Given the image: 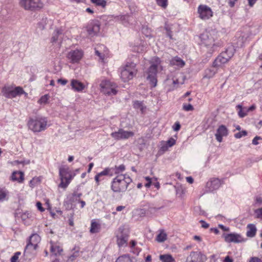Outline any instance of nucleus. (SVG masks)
<instances>
[{
	"mask_svg": "<svg viewBox=\"0 0 262 262\" xmlns=\"http://www.w3.org/2000/svg\"><path fill=\"white\" fill-rule=\"evenodd\" d=\"M131 252H133L134 254L138 255L141 252V249L137 247H135L133 249H131Z\"/></svg>",
	"mask_w": 262,
	"mask_h": 262,
	"instance_id": "603ef678",
	"label": "nucleus"
},
{
	"mask_svg": "<svg viewBox=\"0 0 262 262\" xmlns=\"http://www.w3.org/2000/svg\"><path fill=\"white\" fill-rule=\"evenodd\" d=\"M157 70L155 66L150 65L145 74L151 88L156 87L157 84Z\"/></svg>",
	"mask_w": 262,
	"mask_h": 262,
	"instance_id": "9d476101",
	"label": "nucleus"
},
{
	"mask_svg": "<svg viewBox=\"0 0 262 262\" xmlns=\"http://www.w3.org/2000/svg\"><path fill=\"white\" fill-rule=\"evenodd\" d=\"M116 262H132V260L128 255H124L119 257Z\"/></svg>",
	"mask_w": 262,
	"mask_h": 262,
	"instance_id": "ea45409f",
	"label": "nucleus"
},
{
	"mask_svg": "<svg viewBox=\"0 0 262 262\" xmlns=\"http://www.w3.org/2000/svg\"><path fill=\"white\" fill-rule=\"evenodd\" d=\"M19 4L25 10L31 11L40 10L43 7L41 0H19Z\"/></svg>",
	"mask_w": 262,
	"mask_h": 262,
	"instance_id": "6e6552de",
	"label": "nucleus"
},
{
	"mask_svg": "<svg viewBox=\"0 0 262 262\" xmlns=\"http://www.w3.org/2000/svg\"><path fill=\"white\" fill-rule=\"evenodd\" d=\"M72 89L75 92H82L85 88V85L76 79H72L71 81Z\"/></svg>",
	"mask_w": 262,
	"mask_h": 262,
	"instance_id": "412c9836",
	"label": "nucleus"
},
{
	"mask_svg": "<svg viewBox=\"0 0 262 262\" xmlns=\"http://www.w3.org/2000/svg\"><path fill=\"white\" fill-rule=\"evenodd\" d=\"M237 0H228V4L230 7H233Z\"/></svg>",
	"mask_w": 262,
	"mask_h": 262,
	"instance_id": "bf43d9fd",
	"label": "nucleus"
},
{
	"mask_svg": "<svg viewBox=\"0 0 262 262\" xmlns=\"http://www.w3.org/2000/svg\"><path fill=\"white\" fill-rule=\"evenodd\" d=\"M168 148L169 147L167 145V144L165 143V145L161 146V150L163 151H165L168 149Z\"/></svg>",
	"mask_w": 262,
	"mask_h": 262,
	"instance_id": "774afa93",
	"label": "nucleus"
},
{
	"mask_svg": "<svg viewBox=\"0 0 262 262\" xmlns=\"http://www.w3.org/2000/svg\"><path fill=\"white\" fill-rule=\"evenodd\" d=\"M101 92L107 95H115L117 94V85L110 80H105L100 84Z\"/></svg>",
	"mask_w": 262,
	"mask_h": 262,
	"instance_id": "1a4fd4ad",
	"label": "nucleus"
},
{
	"mask_svg": "<svg viewBox=\"0 0 262 262\" xmlns=\"http://www.w3.org/2000/svg\"><path fill=\"white\" fill-rule=\"evenodd\" d=\"M12 180L22 183L24 180V173L22 171H14L11 176Z\"/></svg>",
	"mask_w": 262,
	"mask_h": 262,
	"instance_id": "5701e85b",
	"label": "nucleus"
},
{
	"mask_svg": "<svg viewBox=\"0 0 262 262\" xmlns=\"http://www.w3.org/2000/svg\"><path fill=\"white\" fill-rule=\"evenodd\" d=\"M166 143L167 144V145L169 147H170L176 144V140L174 139L173 138H170L168 140Z\"/></svg>",
	"mask_w": 262,
	"mask_h": 262,
	"instance_id": "09e8293b",
	"label": "nucleus"
},
{
	"mask_svg": "<svg viewBox=\"0 0 262 262\" xmlns=\"http://www.w3.org/2000/svg\"><path fill=\"white\" fill-rule=\"evenodd\" d=\"M28 126L29 128L34 133L44 131L48 127V119L42 116L30 118Z\"/></svg>",
	"mask_w": 262,
	"mask_h": 262,
	"instance_id": "7ed1b4c3",
	"label": "nucleus"
},
{
	"mask_svg": "<svg viewBox=\"0 0 262 262\" xmlns=\"http://www.w3.org/2000/svg\"><path fill=\"white\" fill-rule=\"evenodd\" d=\"M200 222L201 224V226H202V228H204L205 229H207L209 226V224L207 223L205 221H204L203 220H201Z\"/></svg>",
	"mask_w": 262,
	"mask_h": 262,
	"instance_id": "6e6d98bb",
	"label": "nucleus"
},
{
	"mask_svg": "<svg viewBox=\"0 0 262 262\" xmlns=\"http://www.w3.org/2000/svg\"><path fill=\"white\" fill-rule=\"evenodd\" d=\"M111 169L114 171L115 174L120 175V173L125 170V166L123 164H121L119 166H115V167Z\"/></svg>",
	"mask_w": 262,
	"mask_h": 262,
	"instance_id": "72a5a7b5",
	"label": "nucleus"
},
{
	"mask_svg": "<svg viewBox=\"0 0 262 262\" xmlns=\"http://www.w3.org/2000/svg\"><path fill=\"white\" fill-rule=\"evenodd\" d=\"M136 244H137V243L135 241H134V240L131 241L130 242V249H133V248L136 247Z\"/></svg>",
	"mask_w": 262,
	"mask_h": 262,
	"instance_id": "0e129e2a",
	"label": "nucleus"
},
{
	"mask_svg": "<svg viewBox=\"0 0 262 262\" xmlns=\"http://www.w3.org/2000/svg\"><path fill=\"white\" fill-rule=\"evenodd\" d=\"M95 180L97 183V185H99V182L101 180H102L101 178H100L98 174H96L95 176Z\"/></svg>",
	"mask_w": 262,
	"mask_h": 262,
	"instance_id": "052dcab7",
	"label": "nucleus"
},
{
	"mask_svg": "<svg viewBox=\"0 0 262 262\" xmlns=\"http://www.w3.org/2000/svg\"><path fill=\"white\" fill-rule=\"evenodd\" d=\"M50 252L51 253L55 256H59L61 254V253L63 251V249L61 247H60L57 243L50 241Z\"/></svg>",
	"mask_w": 262,
	"mask_h": 262,
	"instance_id": "aec40b11",
	"label": "nucleus"
},
{
	"mask_svg": "<svg viewBox=\"0 0 262 262\" xmlns=\"http://www.w3.org/2000/svg\"><path fill=\"white\" fill-rule=\"evenodd\" d=\"M233 260L229 256H227L224 260V262H233Z\"/></svg>",
	"mask_w": 262,
	"mask_h": 262,
	"instance_id": "e2e57ef3",
	"label": "nucleus"
},
{
	"mask_svg": "<svg viewBox=\"0 0 262 262\" xmlns=\"http://www.w3.org/2000/svg\"><path fill=\"white\" fill-rule=\"evenodd\" d=\"M254 213L257 218H262V207L255 210Z\"/></svg>",
	"mask_w": 262,
	"mask_h": 262,
	"instance_id": "8fccbe9b",
	"label": "nucleus"
},
{
	"mask_svg": "<svg viewBox=\"0 0 262 262\" xmlns=\"http://www.w3.org/2000/svg\"><path fill=\"white\" fill-rule=\"evenodd\" d=\"M57 82L62 85H66L68 83V80L63 79H58Z\"/></svg>",
	"mask_w": 262,
	"mask_h": 262,
	"instance_id": "13d9d810",
	"label": "nucleus"
},
{
	"mask_svg": "<svg viewBox=\"0 0 262 262\" xmlns=\"http://www.w3.org/2000/svg\"><path fill=\"white\" fill-rule=\"evenodd\" d=\"M62 34V30L61 29H56L52 35L51 38V42H55L58 40L59 36L61 37V35Z\"/></svg>",
	"mask_w": 262,
	"mask_h": 262,
	"instance_id": "c85d7f7f",
	"label": "nucleus"
},
{
	"mask_svg": "<svg viewBox=\"0 0 262 262\" xmlns=\"http://www.w3.org/2000/svg\"><path fill=\"white\" fill-rule=\"evenodd\" d=\"M255 202L256 203L259 204V205L262 203V199L261 197L257 196L255 199Z\"/></svg>",
	"mask_w": 262,
	"mask_h": 262,
	"instance_id": "338daca9",
	"label": "nucleus"
},
{
	"mask_svg": "<svg viewBox=\"0 0 262 262\" xmlns=\"http://www.w3.org/2000/svg\"><path fill=\"white\" fill-rule=\"evenodd\" d=\"M134 136V132L125 130L122 128H119L118 131L111 134V136L116 140H126Z\"/></svg>",
	"mask_w": 262,
	"mask_h": 262,
	"instance_id": "ddd939ff",
	"label": "nucleus"
},
{
	"mask_svg": "<svg viewBox=\"0 0 262 262\" xmlns=\"http://www.w3.org/2000/svg\"><path fill=\"white\" fill-rule=\"evenodd\" d=\"M228 135V130L224 125H221L219 126L215 134L216 140L221 142L223 140V137H226Z\"/></svg>",
	"mask_w": 262,
	"mask_h": 262,
	"instance_id": "6ab92c4d",
	"label": "nucleus"
},
{
	"mask_svg": "<svg viewBox=\"0 0 262 262\" xmlns=\"http://www.w3.org/2000/svg\"><path fill=\"white\" fill-rule=\"evenodd\" d=\"M117 244L119 247H124L127 245L128 235L124 231L123 227L118 228L116 232Z\"/></svg>",
	"mask_w": 262,
	"mask_h": 262,
	"instance_id": "9b49d317",
	"label": "nucleus"
},
{
	"mask_svg": "<svg viewBox=\"0 0 262 262\" xmlns=\"http://www.w3.org/2000/svg\"><path fill=\"white\" fill-rule=\"evenodd\" d=\"M79 248L76 246L73 249V251H74V252L69 257V259L70 260L73 261L79 256Z\"/></svg>",
	"mask_w": 262,
	"mask_h": 262,
	"instance_id": "f704fd0d",
	"label": "nucleus"
},
{
	"mask_svg": "<svg viewBox=\"0 0 262 262\" xmlns=\"http://www.w3.org/2000/svg\"><path fill=\"white\" fill-rule=\"evenodd\" d=\"M221 185V181L217 178H213L206 183V191L212 192L220 188Z\"/></svg>",
	"mask_w": 262,
	"mask_h": 262,
	"instance_id": "a211bd4d",
	"label": "nucleus"
},
{
	"mask_svg": "<svg viewBox=\"0 0 262 262\" xmlns=\"http://www.w3.org/2000/svg\"><path fill=\"white\" fill-rule=\"evenodd\" d=\"M235 50L233 46L228 47L224 52H222L213 62L214 67H219L227 63L233 56Z\"/></svg>",
	"mask_w": 262,
	"mask_h": 262,
	"instance_id": "20e7f679",
	"label": "nucleus"
},
{
	"mask_svg": "<svg viewBox=\"0 0 262 262\" xmlns=\"http://www.w3.org/2000/svg\"><path fill=\"white\" fill-rule=\"evenodd\" d=\"M160 259L162 262H175L174 259L169 254L161 255Z\"/></svg>",
	"mask_w": 262,
	"mask_h": 262,
	"instance_id": "473e14b6",
	"label": "nucleus"
},
{
	"mask_svg": "<svg viewBox=\"0 0 262 262\" xmlns=\"http://www.w3.org/2000/svg\"><path fill=\"white\" fill-rule=\"evenodd\" d=\"M29 241L32 243H36L37 244L40 241V237L37 234H33L30 236Z\"/></svg>",
	"mask_w": 262,
	"mask_h": 262,
	"instance_id": "a18cd8bd",
	"label": "nucleus"
},
{
	"mask_svg": "<svg viewBox=\"0 0 262 262\" xmlns=\"http://www.w3.org/2000/svg\"><path fill=\"white\" fill-rule=\"evenodd\" d=\"M199 17L202 20L209 19L213 15L211 9L206 5H200L198 8Z\"/></svg>",
	"mask_w": 262,
	"mask_h": 262,
	"instance_id": "f8f14e48",
	"label": "nucleus"
},
{
	"mask_svg": "<svg viewBox=\"0 0 262 262\" xmlns=\"http://www.w3.org/2000/svg\"><path fill=\"white\" fill-rule=\"evenodd\" d=\"M170 63L172 66H177L181 68L184 67L185 64L184 61L178 56L172 58L170 61Z\"/></svg>",
	"mask_w": 262,
	"mask_h": 262,
	"instance_id": "393cba45",
	"label": "nucleus"
},
{
	"mask_svg": "<svg viewBox=\"0 0 262 262\" xmlns=\"http://www.w3.org/2000/svg\"><path fill=\"white\" fill-rule=\"evenodd\" d=\"M248 231L246 233V235L248 237H254L256 232V228L254 224H250L247 225Z\"/></svg>",
	"mask_w": 262,
	"mask_h": 262,
	"instance_id": "a878e982",
	"label": "nucleus"
},
{
	"mask_svg": "<svg viewBox=\"0 0 262 262\" xmlns=\"http://www.w3.org/2000/svg\"><path fill=\"white\" fill-rule=\"evenodd\" d=\"M201 45L207 48V56L210 57L218 48L222 46V42L218 39L217 32L214 30L205 31L200 36Z\"/></svg>",
	"mask_w": 262,
	"mask_h": 262,
	"instance_id": "f257e3e1",
	"label": "nucleus"
},
{
	"mask_svg": "<svg viewBox=\"0 0 262 262\" xmlns=\"http://www.w3.org/2000/svg\"><path fill=\"white\" fill-rule=\"evenodd\" d=\"M261 138L259 136H256L252 140V144L254 145H257L258 144V140H261Z\"/></svg>",
	"mask_w": 262,
	"mask_h": 262,
	"instance_id": "4d7b16f0",
	"label": "nucleus"
},
{
	"mask_svg": "<svg viewBox=\"0 0 262 262\" xmlns=\"http://www.w3.org/2000/svg\"><path fill=\"white\" fill-rule=\"evenodd\" d=\"M136 64L134 62H128L121 70L120 77L124 81L132 79L137 74Z\"/></svg>",
	"mask_w": 262,
	"mask_h": 262,
	"instance_id": "39448f33",
	"label": "nucleus"
},
{
	"mask_svg": "<svg viewBox=\"0 0 262 262\" xmlns=\"http://www.w3.org/2000/svg\"><path fill=\"white\" fill-rule=\"evenodd\" d=\"M100 24L98 20L91 21L86 27L87 32L91 37L98 35L100 32Z\"/></svg>",
	"mask_w": 262,
	"mask_h": 262,
	"instance_id": "4468645a",
	"label": "nucleus"
},
{
	"mask_svg": "<svg viewBox=\"0 0 262 262\" xmlns=\"http://www.w3.org/2000/svg\"><path fill=\"white\" fill-rule=\"evenodd\" d=\"M49 98L50 96L49 94L44 95L38 100V103L40 104H46L48 103Z\"/></svg>",
	"mask_w": 262,
	"mask_h": 262,
	"instance_id": "58836bf2",
	"label": "nucleus"
},
{
	"mask_svg": "<svg viewBox=\"0 0 262 262\" xmlns=\"http://www.w3.org/2000/svg\"><path fill=\"white\" fill-rule=\"evenodd\" d=\"M18 259V256L13 255L11 258V262H17Z\"/></svg>",
	"mask_w": 262,
	"mask_h": 262,
	"instance_id": "680f3d73",
	"label": "nucleus"
},
{
	"mask_svg": "<svg viewBox=\"0 0 262 262\" xmlns=\"http://www.w3.org/2000/svg\"><path fill=\"white\" fill-rule=\"evenodd\" d=\"M215 68L216 67H214L212 65V67L207 69L205 72V77L208 78L213 77L217 72V70L215 69Z\"/></svg>",
	"mask_w": 262,
	"mask_h": 262,
	"instance_id": "c756f323",
	"label": "nucleus"
},
{
	"mask_svg": "<svg viewBox=\"0 0 262 262\" xmlns=\"http://www.w3.org/2000/svg\"><path fill=\"white\" fill-rule=\"evenodd\" d=\"M36 207L40 211L43 212L45 211V209L42 207V204L40 202L36 203Z\"/></svg>",
	"mask_w": 262,
	"mask_h": 262,
	"instance_id": "5fc2aeb1",
	"label": "nucleus"
},
{
	"mask_svg": "<svg viewBox=\"0 0 262 262\" xmlns=\"http://www.w3.org/2000/svg\"><path fill=\"white\" fill-rule=\"evenodd\" d=\"M7 194L8 192L5 189L0 188V202L6 200Z\"/></svg>",
	"mask_w": 262,
	"mask_h": 262,
	"instance_id": "a19ab883",
	"label": "nucleus"
},
{
	"mask_svg": "<svg viewBox=\"0 0 262 262\" xmlns=\"http://www.w3.org/2000/svg\"><path fill=\"white\" fill-rule=\"evenodd\" d=\"M142 32L146 37H152V31L151 29L149 28L146 26H144L142 27Z\"/></svg>",
	"mask_w": 262,
	"mask_h": 262,
	"instance_id": "4c0bfd02",
	"label": "nucleus"
},
{
	"mask_svg": "<svg viewBox=\"0 0 262 262\" xmlns=\"http://www.w3.org/2000/svg\"><path fill=\"white\" fill-rule=\"evenodd\" d=\"M90 2L95 6L105 8L107 5L106 0H90Z\"/></svg>",
	"mask_w": 262,
	"mask_h": 262,
	"instance_id": "7c9ffc66",
	"label": "nucleus"
},
{
	"mask_svg": "<svg viewBox=\"0 0 262 262\" xmlns=\"http://www.w3.org/2000/svg\"><path fill=\"white\" fill-rule=\"evenodd\" d=\"M249 262H262L261 260L257 257H252Z\"/></svg>",
	"mask_w": 262,
	"mask_h": 262,
	"instance_id": "864d4df0",
	"label": "nucleus"
},
{
	"mask_svg": "<svg viewBox=\"0 0 262 262\" xmlns=\"http://www.w3.org/2000/svg\"><path fill=\"white\" fill-rule=\"evenodd\" d=\"M38 245L36 243H32L29 240V242L26 246L24 253H27L28 252H31L32 251H35Z\"/></svg>",
	"mask_w": 262,
	"mask_h": 262,
	"instance_id": "bb28decb",
	"label": "nucleus"
},
{
	"mask_svg": "<svg viewBox=\"0 0 262 262\" xmlns=\"http://www.w3.org/2000/svg\"><path fill=\"white\" fill-rule=\"evenodd\" d=\"M133 106L136 109H139L142 112L144 111L145 107L142 101L136 100L134 102Z\"/></svg>",
	"mask_w": 262,
	"mask_h": 262,
	"instance_id": "e433bc0d",
	"label": "nucleus"
},
{
	"mask_svg": "<svg viewBox=\"0 0 262 262\" xmlns=\"http://www.w3.org/2000/svg\"><path fill=\"white\" fill-rule=\"evenodd\" d=\"M167 239V234L163 231H160L156 237V240L160 243H162L166 241Z\"/></svg>",
	"mask_w": 262,
	"mask_h": 262,
	"instance_id": "c9c22d12",
	"label": "nucleus"
},
{
	"mask_svg": "<svg viewBox=\"0 0 262 262\" xmlns=\"http://www.w3.org/2000/svg\"><path fill=\"white\" fill-rule=\"evenodd\" d=\"M160 63H161V60L158 57H154L151 62V65L155 66L157 69H158V66L160 64Z\"/></svg>",
	"mask_w": 262,
	"mask_h": 262,
	"instance_id": "37998d69",
	"label": "nucleus"
},
{
	"mask_svg": "<svg viewBox=\"0 0 262 262\" xmlns=\"http://www.w3.org/2000/svg\"><path fill=\"white\" fill-rule=\"evenodd\" d=\"M132 182V180L128 175H117L111 182V189L115 193H123Z\"/></svg>",
	"mask_w": 262,
	"mask_h": 262,
	"instance_id": "f03ea898",
	"label": "nucleus"
},
{
	"mask_svg": "<svg viewBox=\"0 0 262 262\" xmlns=\"http://www.w3.org/2000/svg\"><path fill=\"white\" fill-rule=\"evenodd\" d=\"M256 108V106L254 104L252 105L251 106H250L249 108H247V112H251L254 110Z\"/></svg>",
	"mask_w": 262,
	"mask_h": 262,
	"instance_id": "69168bd1",
	"label": "nucleus"
},
{
	"mask_svg": "<svg viewBox=\"0 0 262 262\" xmlns=\"http://www.w3.org/2000/svg\"><path fill=\"white\" fill-rule=\"evenodd\" d=\"M236 107L238 110V115L240 118H244L247 116L248 112H247V108H243L242 105L241 104L237 105Z\"/></svg>",
	"mask_w": 262,
	"mask_h": 262,
	"instance_id": "2f4dec72",
	"label": "nucleus"
},
{
	"mask_svg": "<svg viewBox=\"0 0 262 262\" xmlns=\"http://www.w3.org/2000/svg\"><path fill=\"white\" fill-rule=\"evenodd\" d=\"M100 229V225L94 221H92L91 224L90 232L92 233H96L99 232Z\"/></svg>",
	"mask_w": 262,
	"mask_h": 262,
	"instance_id": "cd10ccee",
	"label": "nucleus"
},
{
	"mask_svg": "<svg viewBox=\"0 0 262 262\" xmlns=\"http://www.w3.org/2000/svg\"><path fill=\"white\" fill-rule=\"evenodd\" d=\"M247 135V132L246 130H242V132H239L234 134V137L235 138L239 139L243 137L246 136Z\"/></svg>",
	"mask_w": 262,
	"mask_h": 262,
	"instance_id": "49530a36",
	"label": "nucleus"
},
{
	"mask_svg": "<svg viewBox=\"0 0 262 262\" xmlns=\"http://www.w3.org/2000/svg\"><path fill=\"white\" fill-rule=\"evenodd\" d=\"M207 259L205 255L199 251L191 252L187 257V262H205Z\"/></svg>",
	"mask_w": 262,
	"mask_h": 262,
	"instance_id": "dca6fc26",
	"label": "nucleus"
},
{
	"mask_svg": "<svg viewBox=\"0 0 262 262\" xmlns=\"http://www.w3.org/2000/svg\"><path fill=\"white\" fill-rule=\"evenodd\" d=\"M59 174L61 181L59 186L65 188L68 186L73 178L71 171L68 167L62 166L59 168Z\"/></svg>",
	"mask_w": 262,
	"mask_h": 262,
	"instance_id": "0eeeda50",
	"label": "nucleus"
},
{
	"mask_svg": "<svg viewBox=\"0 0 262 262\" xmlns=\"http://www.w3.org/2000/svg\"><path fill=\"white\" fill-rule=\"evenodd\" d=\"M81 195L82 193L80 192H74L72 194L69 195V201L71 204L78 202L80 200V199Z\"/></svg>",
	"mask_w": 262,
	"mask_h": 262,
	"instance_id": "b1692460",
	"label": "nucleus"
},
{
	"mask_svg": "<svg viewBox=\"0 0 262 262\" xmlns=\"http://www.w3.org/2000/svg\"><path fill=\"white\" fill-rule=\"evenodd\" d=\"M223 236L225 242L229 243H240L246 241L240 234L236 233H224Z\"/></svg>",
	"mask_w": 262,
	"mask_h": 262,
	"instance_id": "2eb2a0df",
	"label": "nucleus"
},
{
	"mask_svg": "<svg viewBox=\"0 0 262 262\" xmlns=\"http://www.w3.org/2000/svg\"><path fill=\"white\" fill-rule=\"evenodd\" d=\"M129 16L128 15H120L118 16H108L107 18L110 20H114L115 21H120L121 23L125 25L127 24L129 21Z\"/></svg>",
	"mask_w": 262,
	"mask_h": 262,
	"instance_id": "4be33fe9",
	"label": "nucleus"
},
{
	"mask_svg": "<svg viewBox=\"0 0 262 262\" xmlns=\"http://www.w3.org/2000/svg\"><path fill=\"white\" fill-rule=\"evenodd\" d=\"M183 109L185 111H192L194 110L193 106L191 104H183Z\"/></svg>",
	"mask_w": 262,
	"mask_h": 262,
	"instance_id": "de8ad7c7",
	"label": "nucleus"
},
{
	"mask_svg": "<svg viewBox=\"0 0 262 262\" xmlns=\"http://www.w3.org/2000/svg\"><path fill=\"white\" fill-rule=\"evenodd\" d=\"M3 95L7 98H15L23 94H27L20 86L13 88L12 85H5L2 89Z\"/></svg>",
	"mask_w": 262,
	"mask_h": 262,
	"instance_id": "423d86ee",
	"label": "nucleus"
},
{
	"mask_svg": "<svg viewBox=\"0 0 262 262\" xmlns=\"http://www.w3.org/2000/svg\"><path fill=\"white\" fill-rule=\"evenodd\" d=\"M111 169H112L111 168H110L108 167L105 168L102 171L97 173V174H98L100 178H101L102 176H107V175L112 176V173L110 174Z\"/></svg>",
	"mask_w": 262,
	"mask_h": 262,
	"instance_id": "79ce46f5",
	"label": "nucleus"
},
{
	"mask_svg": "<svg viewBox=\"0 0 262 262\" xmlns=\"http://www.w3.org/2000/svg\"><path fill=\"white\" fill-rule=\"evenodd\" d=\"M157 4L158 6L163 8H166L168 5L167 0H156Z\"/></svg>",
	"mask_w": 262,
	"mask_h": 262,
	"instance_id": "c03bdc74",
	"label": "nucleus"
},
{
	"mask_svg": "<svg viewBox=\"0 0 262 262\" xmlns=\"http://www.w3.org/2000/svg\"><path fill=\"white\" fill-rule=\"evenodd\" d=\"M181 125L179 122H176L172 126L173 130L174 131H178L180 129Z\"/></svg>",
	"mask_w": 262,
	"mask_h": 262,
	"instance_id": "3c124183",
	"label": "nucleus"
},
{
	"mask_svg": "<svg viewBox=\"0 0 262 262\" xmlns=\"http://www.w3.org/2000/svg\"><path fill=\"white\" fill-rule=\"evenodd\" d=\"M83 56V52L80 50H71L67 54V57L72 63H78Z\"/></svg>",
	"mask_w": 262,
	"mask_h": 262,
	"instance_id": "f3484780",
	"label": "nucleus"
}]
</instances>
